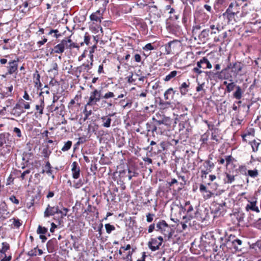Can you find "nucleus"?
Instances as JSON below:
<instances>
[{"mask_svg":"<svg viewBox=\"0 0 261 261\" xmlns=\"http://www.w3.org/2000/svg\"><path fill=\"white\" fill-rule=\"evenodd\" d=\"M239 170L240 172L242 174H244L246 176L247 175V171L248 170H247V168L245 166L242 165V166H239Z\"/></svg>","mask_w":261,"mask_h":261,"instance_id":"obj_43","label":"nucleus"},{"mask_svg":"<svg viewBox=\"0 0 261 261\" xmlns=\"http://www.w3.org/2000/svg\"><path fill=\"white\" fill-rule=\"evenodd\" d=\"M50 153H51V151H49L47 148H44L43 150V154L45 158L48 157V156L50 155Z\"/></svg>","mask_w":261,"mask_h":261,"instance_id":"obj_57","label":"nucleus"},{"mask_svg":"<svg viewBox=\"0 0 261 261\" xmlns=\"http://www.w3.org/2000/svg\"><path fill=\"white\" fill-rule=\"evenodd\" d=\"M223 16L227 18L228 22L229 23L233 24V22L236 21L237 14L232 13V12L227 13V11H226V12L223 13Z\"/></svg>","mask_w":261,"mask_h":261,"instance_id":"obj_22","label":"nucleus"},{"mask_svg":"<svg viewBox=\"0 0 261 261\" xmlns=\"http://www.w3.org/2000/svg\"><path fill=\"white\" fill-rule=\"evenodd\" d=\"M68 211L69 210L65 207L63 208V211L59 210L60 212H59V214L61 215V218H63L64 217L66 216Z\"/></svg>","mask_w":261,"mask_h":261,"instance_id":"obj_46","label":"nucleus"},{"mask_svg":"<svg viewBox=\"0 0 261 261\" xmlns=\"http://www.w3.org/2000/svg\"><path fill=\"white\" fill-rule=\"evenodd\" d=\"M200 69H201V68H199L197 66V67H194L193 68V71L195 73H197V74H200L203 72V71Z\"/></svg>","mask_w":261,"mask_h":261,"instance_id":"obj_63","label":"nucleus"},{"mask_svg":"<svg viewBox=\"0 0 261 261\" xmlns=\"http://www.w3.org/2000/svg\"><path fill=\"white\" fill-rule=\"evenodd\" d=\"M22 1H23V3H22V5L20 6V8H23V9H22L21 11L22 12H25V9L26 8H27V7H28L29 3L27 2V0H22Z\"/></svg>","mask_w":261,"mask_h":261,"instance_id":"obj_47","label":"nucleus"},{"mask_svg":"<svg viewBox=\"0 0 261 261\" xmlns=\"http://www.w3.org/2000/svg\"><path fill=\"white\" fill-rule=\"evenodd\" d=\"M231 71L234 72L236 74H238L242 69L241 64L239 62H236L231 65Z\"/></svg>","mask_w":261,"mask_h":261,"instance_id":"obj_26","label":"nucleus"},{"mask_svg":"<svg viewBox=\"0 0 261 261\" xmlns=\"http://www.w3.org/2000/svg\"><path fill=\"white\" fill-rule=\"evenodd\" d=\"M13 132L15 133L17 136L19 138L21 137V133L20 129L18 127H14L13 129Z\"/></svg>","mask_w":261,"mask_h":261,"instance_id":"obj_55","label":"nucleus"},{"mask_svg":"<svg viewBox=\"0 0 261 261\" xmlns=\"http://www.w3.org/2000/svg\"><path fill=\"white\" fill-rule=\"evenodd\" d=\"M226 162V166H227L232 161L233 158L231 155H227L225 158Z\"/></svg>","mask_w":261,"mask_h":261,"instance_id":"obj_53","label":"nucleus"},{"mask_svg":"<svg viewBox=\"0 0 261 261\" xmlns=\"http://www.w3.org/2000/svg\"><path fill=\"white\" fill-rule=\"evenodd\" d=\"M154 216V214L148 213L146 215V221L148 222H151L153 221Z\"/></svg>","mask_w":261,"mask_h":261,"instance_id":"obj_54","label":"nucleus"},{"mask_svg":"<svg viewBox=\"0 0 261 261\" xmlns=\"http://www.w3.org/2000/svg\"><path fill=\"white\" fill-rule=\"evenodd\" d=\"M246 210L247 211L251 210L252 211L256 212V213H259V208L256 206V201L249 202V203L246 206Z\"/></svg>","mask_w":261,"mask_h":261,"instance_id":"obj_20","label":"nucleus"},{"mask_svg":"<svg viewBox=\"0 0 261 261\" xmlns=\"http://www.w3.org/2000/svg\"><path fill=\"white\" fill-rule=\"evenodd\" d=\"M90 18L92 21L100 22L102 17L100 11L98 10L95 13H92L90 15Z\"/></svg>","mask_w":261,"mask_h":261,"instance_id":"obj_24","label":"nucleus"},{"mask_svg":"<svg viewBox=\"0 0 261 261\" xmlns=\"http://www.w3.org/2000/svg\"><path fill=\"white\" fill-rule=\"evenodd\" d=\"M115 96V95L113 92H108L106 93L103 96H101V98H105V99H108L110 98H112Z\"/></svg>","mask_w":261,"mask_h":261,"instance_id":"obj_45","label":"nucleus"},{"mask_svg":"<svg viewBox=\"0 0 261 261\" xmlns=\"http://www.w3.org/2000/svg\"><path fill=\"white\" fill-rule=\"evenodd\" d=\"M105 228L106 232L109 234L111 233L112 231L115 229V226L109 223L105 224Z\"/></svg>","mask_w":261,"mask_h":261,"instance_id":"obj_37","label":"nucleus"},{"mask_svg":"<svg viewBox=\"0 0 261 261\" xmlns=\"http://www.w3.org/2000/svg\"><path fill=\"white\" fill-rule=\"evenodd\" d=\"M211 140L215 141L217 143H219L222 140L220 130L219 128L213 129L211 133Z\"/></svg>","mask_w":261,"mask_h":261,"instance_id":"obj_17","label":"nucleus"},{"mask_svg":"<svg viewBox=\"0 0 261 261\" xmlns=\"http://www.w3.org/2000/svg\"><path fill=\"white\" fill-rule=\"evenodd\" d=\"M44 107V103L43 99L41 100L40 105H36V110L38 111L40 115H41L43 113V109Z\"/></svg>","mask_w":261,"mask_h":261,"instance_id":"obj_34","label":"nucleus"},{"mask_svg":"<svg viewBox=\"0 0 261 261\" xmlns=\"http://www.w3.org/2000/svg\"><path fill=\"white\" fill-rule=\"evenodd\" d=\"M210 29L211 30V32L210 31L211 34H216L220 31V25L219 24L217 25L212 24L210 26Z\"/></svg>","mask_w":261,"mask_h":261,"instance_id":"obj_33","label":"nucleus"},{"mask_svg":"<svg viewBox=\"0 0 261 261\" xmlns=\"http://www.w3.org/2000/svg\"><path fill=\"white\" fill-rule=\"evenodd\" d=\"M47 232V229L44 227H42L41 225H39L37 230V232L38 234H45Z\"/></svg>","mask_w":261,"mask_h":261,"instance_id":"obj_38","label":"nucleus"},{"mask_svg":"<svg viewBox=\"0 0 261 261\" xmlns=\"http://www.w3.org/2000/svg\"><path fill=\"white\" fill-rule=\"evenodd\" d=\"M13 224L15 227L17 228L21 225V223L20 222V221L18 219H14Z\"/></svg>","mask_w":261,"mask_h":261,"instance_id":"obj_61","label":"nucleus"},{"mask_svg":"<svg viewBox=\"0 0 261 261\" xmlns=\"http://www.w3.org/2000/svg\"><path fill=\"white\" fill-rule=\"evenodd\" d=\"M93 55L91 56L90 61H87L76 68V71L80 74L82 72H88L93 66Z\"/></svg>","mask_w":261,"mask_h":261,"instance_id":"obj_5","label":"nucleus"},{"mask_svg":"<svg viewBox=\"0 0 261 261\" xmlns=\"http://www.w3.org/2000/svg\"><path fill=\"white\" fill-rule=\"evenodd\" d=\"M53 31L54 37L59 38L62 36V34L59 33V31L58 30H54Z\"/></svg>","mask_w":261,"mask_h":261,"instance_id":"obj_56","label":"nucleus"},{"mask_svg":"<svg viewBox=\"0 0 261 261\" xmlns=\"http://www.w3.org/2000/svg\"><path fill=\"white\" fill-rule=\"evenodd\" d=\"M156 230L164 234L167 240H169L173 235L172 229L164 220H160L157 223Z\"/></svg>","mask_w":261,"mask_h":261,"instance_id":"obj_2","label":"nucleus"},{"mask_svg":"<svg viewBox=\"0 0 261 261\" xmlns=\"http://www.w3.org/2000/svg\"><path fill=\"white\" fill-rule=\"evenodd\" d=\"M143 49L145 51H148L154 49V47L151 43H148L143 47Z\"/></svg>","mask_w":261,"mask_h":261,"instance_id":"obj_48","label":"nucleus"},{"mask_svg":"<svg viewBox=\"0 0 261 261\" xmlns=\"http://www.w3.org/2000/svg\"><path fill=\"white\" fill-rule=\"evenodd\" d=\"M80 168L76 162H73L71 165L72 176L74 179H77L80 176Z\"/></svg>","mask_w":261,"mask_h":261,"instance_id":"obj_14","label":"nucleus"},{"mask_svg":"<svg viewBox=\"0 0 261 261\" xmlns=\"http://www.w3.org/2000/svg\"><path fill=\"white\" fill-rule=\"evenodd\" d=\"M71 145H72V142L71 141H68L64 144V145L62 147L61 150L63 151H68L71 148Z\"/></svg>","mask_w":261,"mask_h":261,"instance_id":"obj_36","label":"nucleus"},{"mask_svg":"<svg viewBox=\"0 0 261 261\" xmlns=\"http://www.w3.org/2000/svg\"><path fill=\"white\" fill-rule=\"evenodd\" d=\"M74 48H79V46L74 42H72L70 44H69L66 48L72 49Z\"/></svg>","mask_w":261,"mask_h":261,"instance_id":"obj_60","label":"nucleus"},{"mask_svg":"<svg viewBox=\"0 0 261 261\" xmlns=\"http://www.w3.org/2000/svg\"><path fill=\"white\" fill-rule=\"evenodd\" d=\"M206 74L208 76L210 79H212V77H214L215 75H217L218 74H216V73L213 72V71H206L205 72Z\"/></svg>","mask_w":261,"mask_h":261,"instance_id":"obj_58","label":"nucleus"},{"mask_svg":"<svg viewBox=\"0 0 261 261\" xmlns=\"http://www.w3.org/2000/svg\"><path fill=\"white\" fill-rule=\"evenodd\" d=\"M19 61L18 58L16 60H12L9 62L8 65L7 66V73L12 74L16 73L18 70V62Z\"/></svg>","mask_w":261,"mask_h":261,"instance_id":"obj_8","label":"nucleus"},{"mask_svg":"<svg viewBox=\"0 0 261 261\" xmlns=\"http://www.w3.org/2000/svg\"><path fill=\"white\" fill-rule=\"evenodd\" d=\"M101 99V93L100 91H98L97 89H95L91 93L90 96L89 97L88 101L85 107V109L83 111V113L85 115L84 117V121H86L90 115L92 114L91 110H87V106H93L96 104Z\"/></svg>","mask_w":261,"mask_h":261,"instance_id":"obj_1","label":"nucleus"},{"mask_svg":"<svg viewBox=\"0 0 261 261\" xmlns=\"http://www.w3.org/2000/svg\"><path fill=\"white\" fill-rule=\"evenodd\" d=\"M103 228V224L102 223H100L97 226V231L98 232L99 237H100L102 234V230Z\"/></svg>","mask_w":261,"mask_h":261,"instance_id":"obj_59","label":"nucleus"},{"mask_svg":"<svg viewBox=\"0 0 261 261\" xmlns=\"http://www.w3.org/2000/svg\"><path fill=\"white\" fill-rule=\"evenodd\" d=\"M59 208L58 206H50L48 205L47 208L44 211V217H48L50 216H54L55 214H59Z\"/></svg>","mask_w":261,"mask_h":261,"instance_id":"obj_10","label":"nucleus"},{"mask_svg":"<svg viewBox=\"0 0 261 261\" xmlns=\"http://www.w3.org/2000/svg\"><path fill=\"white\" fill-rule=\"evenodd\" d=\"M19 102L21 103V105L25 109H29L30 108V105L29 102H25L23 100L21 99L19 101Z\"/></svg>","mask_w":261,"mask_h":261,"instance_id":"obj_50","label":"nucleus"},{"mask_svg":"<svg viewBox=\"0 0 261 261\" xmlns=\"http://www.w3.org/2000/svg\"><path fill=\"white\" fill-rule=\"evenodd\" d=\"M260 141L259 140H258V141H256V140H253V141L250 142V145H251L252 150L254 152H256L258 149V146L260 144Z\"/></svg>","mask_w":261,"mask_h":261,"instance_id":"obj_35","label":"nucleus"},{"mask_svg":"<svg viewBox=\"0 0 261 261\" xmlns=\"http://www.w3.org/2000/svg\"><path fill=\"white\" fill-rule=\"evenodd\" d=\"M46 172L48 175H52L53 171L51 170V165L49 162H47L45 166Z\"/></svg>","mask_w":261,"mask_h":261,"instance_id":"obj_40","label":"nucleus"},{"mask_svg":"<svg viewBox=\"0 0 261 261\" xmlns=\"http://www.w3.org/2000/svg\"><path fill=\"white\" fill-rule=\"evenodd\" d=\"M83 185V183L81 179H79L77 181L74 182L73 185V187H74L76 189L80 188Z\"/></svg>","mask_w":261,"mask_h":261,"instance_id":"obj_49","label":"nucleus"},{"mask_svg":"<svg viewBox=\"0 0 261 261\" xmlns=\"http://www.w3.org/2000/svg\"><path fill=\"white\" fill-rule=\"evenodd\" d=\"M243 91L239 86H236V91L233 93V96L237 99H240L242 96Z\"/></svg>","mask_w":261,"mask_h":261,"instance_id":"obj_31","label":"nucleus"},{"mask_svg":"<svg viewBox=\"0 0 261 261\" xmlns=\"http://www.w3.org/2000/svg\"><path fill=\"white\" fill-rule=\"evenodd\" d=\"M259 172L258 170L254 169L253 170H248L247 171V175L252 178H255L258 177Z\"/></svg>","mask_w":261,"mask_h":261,"instance_id":"obj_29","label":"nucleus"},{"mask_svg":"<svg viewBox=\"0 0 261 261\" xmlns=\"http://www.w3.org/2000/svg\"><path fill=\"white\" fill-rule=\"evenodd\" d=\"M10 249V245L7 242H3L2 247L0 248V252L2 254H5L6 252Z\"/></svg>","mask_w":261,"mask_h":261,"instance_id":"obj_32","label":"nucleus"},{"mask_svg":"<svg viewBox=\"0 0 261 261\" xmlns=\"http://www.w3.org/2000/svg\"><path fill=\"white\" fill-rule=\"evenodd\" d=\"M240 6H239V5L238 4H237L236 3H231L229 5L227 9L226 10L227 13H228L229 12H230V13L232 12V13L237 15L240 12Z\"/></svg>","mask_w":261,"mask_h":261,"instance_id":"obj_18","label":"nucleus"},{"mask_svg":"<svg viewBox=\"0 0 261 261\" xmlns=\"http://www.w3.org/2000/svg\"><path fill=\"white\" fill-rule=\"evenodd\" d=\"M175 93V91L172 88H170L167 89L164 93V97L165 100H169L173 98Z\"/></svg>","mask_w":261,"mask_h":261,"instance_id":"obj_23","label":"nucleus"},{"mask_svg":"<svg viewBox=\"0 0 261 261\" xmlns=\"http://www.w3.org/2000/svg\"><path fill=\"white\" fill-rule=\"evenodd\" d=\"M5 256L1 259V261H10L11 259V256H7L6 254H4Z\"/></svg>","mask_w":261,"mask_h":261,"instance_id":"obj_64","label":"nucleus"},{"mask_svg":"<svg viewBox=\"0 0 261 261\" xmlns=\"http://www.w3.org/2000/svg\"><path fill=\"white\" fill-rule=\"evenodd\" d=\"M208 135L206 133H204L201 136L200 141L202 142V144H205L208 140Z\"/></svg>","mask_w":261,"mask_h":261,"instance_id":"obj_44","label":"nucleus"},{"mask_svg":"<svg viewBox=\"0 0 261 261\" xmlns=\"http://www.w3.org/2000/svg\"><path fill=\"white\" fill-rule=\"evenodd\" d=\"M210 33V29H204L199 34V38L201 41H205L207 39Z\"/></svg>","mask_w":261,"mask_h":261,"instance_id":"obj_28","label":"nucleus"},{"mask_svg":"<svg viewBox=\"0 0 261 261\" xmlns=\"http://www.w3.org/2000/svg\"><path fill=\"white\" fill-rule=\"evenodd\" d=\"M13 87L12 85H11L8 88H6L7 91L6 92H5V91H4V92L5 93V96H7V97L11 96V93L13 90Z\"/></svg>","mask_w":261,"mask_h":261,"instance_id":"obj_42","label":"nucleus"},{"mask_svg":"<svg viewBox=\"0 0 261 261\" xmlns=\"http://www.w3.org/2000/svg\"><path fill=\"white\" fill-rule=\"evenodd\" d=\"M115 114V113H114L113 114H109L108 116H102L100 118V120L102 123V126L107 128L110 127L112 121L111 117L114 116Z\"/></svg>","mask_w":261,"mask_h":261,"instance_id":"obj_13","label":"nucleus"},{"mask_svg":"<svg viewBox=\"0 0 261 261\" xmlns=\"http://www.w3.org/2000/svg\"><path fill=\"white\" fill-rule=\"evenodd\" d=\"M236 85L233 82L228 83L226 86V90L228 92H230L235 87L236 88Z\"/></svg>","mask_w":261,"mask_h":261,"instance_id":"obj_39","label":"nucleus"},{"mask_svg":"<svg viewBox=\"0 0 261 261\" xmlns=\"http://www.w3.org/2000/svg\"><path fill=\"white\" fill-rule=\"evenodd\" d=\"M189 87V84L186 82L182 83L179 87L180 92L182 95H185L187 93L188 90V88Z\"/></svg>","mask_w":261,"mask_h":261,"instance_id":"obj_30","label":"nucleus"},{"mask_svg":"<svg viewBox=\"0 0 261 261\" xmlns=\"http://www.w3.org/2000/svg\"><path fill=\"white\" fill-rule=\"evenodd\" d=\"M10 200L12 202L16 204H19V200L16 198V197L14 195H12L9 198Z\"/></svg>","mask_w":261,"mask_h":261,"instance_id":"obj_51","label":"nucleus"},{"mask_svg":"<svg viewBox=\"0 0 261 261\" xmlns=\"http://www.w3.org/2000/svg\"><path fill=\"white\" fill-rule=\"evenodd\" d=\"M231 64H229L227 66L222 69L221 71L216 72L218 74V77L221 80H229L232 77L231 74L229 73V69H231Z\"/></svg>","mask_w":261,"mask_h":261,"instance_id":"obj_7","label":"nucleus"},{"mask_svg":"<svg viewBox=\"0 0 261 261\" xmlns=\"http://www.w3.org/2000/svg\"><path fill=\"white\" fill-rule=\"evenodd\" d=\"M226 206V203H214L212 204L211 209L212 212L216 215L220 214L222 212L225 211L224 207Z\"/></svg>","mask_w":261,"mask_h":261,"instance_id":"obj_9","label":"nucleus"},{"mask_svg":"<svg viewBox=\"0 0 261 261\" xmlns=\"http://www.w3.org/2000/svg\"><path fill=\"white\" fill-rule=\"evenodd\" d=\"M65 41H62L60 43L55 45L52 49L51 53L62 54L64 52L66 47Z\"/></svg>","mask_w":261,"mask_h":261,"instance_id":"obj_11","label":"nucleus"},{"mask_svg":"<svg viewBox=\"0 0 261 261\" xmlns=\"http://www.w3.org/2000/svg\"><path fill=\"white\" fill-rule=\"evenodd\" d=\"M209 18V16L205 13H201L200 14L199 16L198 17V21H201V18H203L205 21H207Z\"/></svg>","mask_w":261,"mask_h":261,"instance_id":"obj_52","label":"nucleus"},{"mask_svg":"<svg viewBox=\"0 0 261 261\" xmlns=\"http://www.w3.org/2000/svg\"><path fill=\"white\" fill-rule=\"evenodd\" d=\"M10 134L8 133H3L0 134V146H3L4 144L9 143Z\"/></svg>","mask_w":261,"mask_h":261,"instance_id":"obj_19","label":"nucleus"},{"mask_svg":"<svg viewBox=\"0 0 261 261\" xmlns=\"http://www.w3.org/2000/svg\"><path fill=\"white\" fill-rule=\"evenodd\" d=\"M180 72L179 71L173 70L167 74L164 79V80L165 82L170 81L171 80L176 77L178 74H180Z\"/></svg>","mask_w":261,"mask_h":261,"instance_id":"obj_27","label":"nucleus"},{"mask_svg":"<svg viewBox=\"0 0 261 261\" xmlns=\"http://www.w3.org/2000/svg\"><path fill=\"white\" fill-rule=\"evenodd\" d=\"M148 245L151 251H154L158 250L161 245V242H159L157 239L152 238L149 241Z\"/></svg>","mask_w":261,"mask_h":261,"instance_id":"obj_15","label":"nucleus"},{"mask_svg":"<svg viewBox=\"0 0 261 261\" xmlns=\"http://www.w3.org/2000/svg\"><path fill=\"white\" fill-rule=\"evenodd\" d=\"M214 194L209 190H207L203 193V197L204 199H209L212 197Z\"/></svg>","mask_w":261,"mask_h":261,"instance_id":"obj_41","label":"nucleus"},{"mask_svg":"<svg viewBox=\"0 0 261 261\" xmlns=\"http://www.w3.org/2000/svg\"><path fill=\"white\" fill-rule=\"evenodd\" d=\"M152 120L159 126H161L162 124L169 126L171 122L170 118L166 116H164L161 120H157L154 118H152Z\"/></svg>","mask_w":261,"mask_h":261,"instance_id":"obj_16","label":"nucleus"},{"mask_svg":"<svg viewBox=\"0 0 261 261\" xmlns=\"http://www.w3.org/2000/svg\"><path fill=\"white\" fill-rule=\"evenodd\" d=\"M33 81L35 87L40 88L41 87L42 84L40 82V75L38 73V71H36L35 73L33 74Z\"/></svg>","mask_w":261,"mask_h":261,"instance_id":"obj_21","label":"nucleus"},{"mask_svg":"<svg viewBox=\"0 0 261 261\" xmlns=\"http://www.w3.org/2000/svg\"><path fill=\"white\" fill-rule=\"evenodd\" d=\"M180 46V43L177 41H172L168 42L165 45L166 54L169 55L174 54L176 51V48Z\"/></svg>","mask_w":261,"mask_h":261,"instance_id":"obj_6","label":"nucleus"},{"mask_svg":"<svg viewBox=\"0 0 261 261\" xmlns=\"http://www.w3.org/2000/svg\"><path fill=\"white\" fill-rule=\"evenodd\" d=\"M226 246L233 248L235 251H241L242 248V241L235 236H230L226 242Z\"/></svg>","mask_w":261,"mask_h":261,"instance_id":"obj_3","label":"nucleus"},{"mask_svg":"<svg viewBox=\"0 0 261 261\" xmlns=\"http://www.w3.org/2000/svg\"><path fill=\"white\" fill-rule=\"evenodd\" d=\"M214 164L210 160H205L200 166L201 177L205 178L206 175L212 171V169L214 167Z\"/></svg>","mask_w":261,"mask_h":261,"instance_id":"obj_4","label":"nucleus"},{"mask_svg":"<svg viewBox=\"0 0 261 261\" xmlns=\"http://www.w3.org/2000/svg\"><path fill=\"white\" fill-rule=\"evenodd\" d=\"M225 177L224 178V182L225 184H231L235 180V176L231 174L230 172L225 173Z\"/></svg>","mask_w":261,"mask_h":261,"instance_id":"obj_25","label":"nucleus"},{"mask_svg":"<svg viewBox=\"0 0 261 261\" xmlns=\"http://www.w3.org/2000/svg\"><path fill=\"white\" fill-rule=\"evenodd\" d=\"M47 41V39L44 37L42 40L38 41L37 44L39 45V47H40L41 45H43L45 43H46Z\"/></svg>","mask_w":261,"mask_h":261,"instance_id":"obj_62","label":"nucleus"},{"mask_svg":"<svg viewBox=\"0 0 261 261\" xmlns=\"http://www.w3.org/2000/svg\"><path fill=\"white\" fill-rule=\"evenodd\" d=\"M197 66L202 69H211L212 68V64L205 57L202 58L199 61L197 62Z\"/></svg>","mask_w":261,"mask_h":261,"instance_id":"obj_12","label":"nucleus"}]
</instances>
